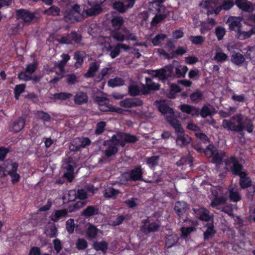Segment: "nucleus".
<instances>
[{
    "instance_id": "8fccbe9b",
    "label": "nucleus",
    "mask_w": 255,
    "mask_h": 255,
    "mask_svg": "<svg viewBox=\"0 0 255 255\" xmlns=\"http://www.w3.org/2000/svg\"><path fill=\"white\" fill-rule=\"evenodd\" d=\"M93 247L96 251H101L106 253L108 249V243L105 241L96 242L94 243Z\"/></svg>"
},
{
    "instance_id": "aec40b11",
    "label": "nucleus",
    "mask_w": 255,
    "mask_h": 255,
    "mask_svg": "<svg viewBox=\"0 0 255 255\" xmlns=\"http://www.w3.org/2000/svg\"><path fill=\"white\" fill-rule=\"evenodd\" d=\"M142 101L137 98L126 99L120 102V105L121 107L126 108L139 106L142 105Z\"/></svg>"
},
{
    "instance_id": "37998d69",
    "label": "nucleus",
    "mask_w": 255,
    "mask_h": 255,
    "mask_svg": "<svg viewBox=\"0 0 255 255\" xmlns=\"http://www.w3.org/2000/svg\"><path fill=\"white\" fill-rule=\"evenodd\" d=\"M44 232L47 236L53 237L56 235L57 229L54 224L48 223L45 229Z\"/></svg>"
},
{
    "instance_id": "79ce46f5",
    "label": "nucleus",
    "mask_w": 255,
    "mask_h": 255,
    "mask_svg": "<svg viewBox=\"0 0 255 255\" xmlns=\"http://www.w3.org/2000/svg\"><path fill=\"white\" fill-rule=\"evenodd\" d=\"M215 113V110L213 106L209 105L204 106L201 111L200 115L203 117L205 118L208 116H211Z\"/></svg>"
},
{
    "instance_id": "7ed1b4c3",
    "label": "nucleus",
    "mask_w": 255,
    "mask_h": 255,
    "mask_svg": "<svg viewBox=\"0 0 255 255\" xmlns=\"http://www.w3.org/2000/svg\"><path fill=\"white\" fill-rule=\"evenodd\" d=\"M227 168L230 169L234 174L240 176V185L242 188H246L251 185V181L246 177V173L242 171V166L234 157H231L225 161Z\"/></svg>"
},
{
    "instance_id": "4c0bfd02",
    "label": "nucleus",
    "mask_w": 255,
    "mask_h": 255,
    "mask_svg": "<svg viewBox=\"0 0 255 255\" xmlns=\"http://www.w3.org/2000/svg\"><path fill=\"white\" fill-rule=\"evenodd\" d=\"M100 66L98 62H93L90 64V67L85 74V76L88 78L93 77L95 75Z\"/></svg>"
},
{
    "instance_id": "ea45409f",
    "label": "nucleus",
    "mask_w": 255,
    "mask_h": 255,
    "mask_svg": "<svg viewBox=\"0 0 255 255\" xmlns=\"http://www.w3.org/2000/svg\"><path fill=\"white\" fill-rule=\"evenodd\" d=\"M178 237L175 234L168 236L166 237L165 247L170 248L174 246L177 242Z\"/></svg>"
},
{
    "instance_id": "13d9d810",
    "label": "nucleus",
    "mask_w": 255,
    "mask_h": 255,
    "mask_svg": "<svg viewBox=\"0 0 255 255\" xmlns=\"http://www.w3.org/2000/svg\"><path fill=\"white\" fill-rule=\"evenodd\" d=\"M158 156H153L150 157L146 158V162L150 168H153L157 165L158 163Z\"/></svg>"
},
{
    "instance_id": "864d4df0",
    "label": "nucleus",
    "mask_w": 255,
    "mask_h": 255,
    "mask_svg": "<svg viewBox=\"0 0 255 255\" xmlns=\"http://www.w3.org/2000/svg\"><path fill=\"white\" fill-rule=\"evenodd\" d=\"M113 7L114 9L121 13L125 12L128 9L123 1H116L113 3Z\"/></svg>"
},
{
    "instance_id": "f03ea898",
    "label": "nucleus",
    "mask_w": 255,
    "mask_h": 255,
    "mask_svg": "<svg viewBox=\"0 0 255 255\" xmlns=\"http://www.w3.org/2000/svg\"><path fill=\"white\" fill-rule=\"evenodd\" d=\"M137 138L132 135L125 133H118L112 136V139L105 142V145L107 146L105 151L106 156L109 157L115 154L118 151L117 146L120 145L123 147L126 142H134Z\"/></svg>"
},
{
    "instance_id": "052dcab7",
    "label": "nucleus",
    "mask_w": 255,
    "mask_h": 255,
    "mask_svg": "<svg viewBox=\"0 0 255 255\" xmlns=\"http://www.w3.org/2000/svg\"><path fill=\"white\" fill-rule=\"evenodd\" d=\"M72 95L67 93H60L55 94L53 95V97L55 99H59L61 100H65L70 98Z\"/></svg>"
},
{
    "instance_id": "c9c22d12",
    "label": "nucleus",
    "mask_w": 255,
    "mask_h": 255,
    "mask_svg": "<svg viewBox=\"0 0 255 255\" xmlns=\"http://www.w3.org/2000/svg\"><path fill=\"white\" fill-rule=\"evenodd\" d=\"M86 235L89 239L95 238L100 231L97 229L94 226L91 224H88Z\"/></svg>"
},
{
    "instance_id": "6e6552de",
    "label": "nucleus",
    "mask_w": 255,
    "mask_h": 255,
    "mask_svg": "<svg viewBox=\"0 0 255 255\" xmlns=\"http://www.w3.org/2000/svg\"><path fill=\"white\" fill-rule=\"evenodd\" d=\"M160 220L154 216L150 217L145 221L142 231L145 233L157 231L160 227Z\"/></svg>"
},
{
    "instance_id": "2f4dec72",
    "label": "nucleus",
    "mask_w": 255,
    "mask_h": 255,
    "mask_svg": "<svg viewBox=\"0 0 255 255\" xmlns=\"http://www.w3.org/2000/svg\"><path fill=\"white\" fill-rule=\"evenodd\" d=\"M122 31L123 33H122L121 31H113L112 32V36L115 40L123 41L126 39V37L128 35V30L125 28Z\"/></svg>"
},
{
    "instance_id": "6ab92c4d",
    "label": "nucleus",
    "mask_w": 255,
    "mask_h": 255,
    "mask_svg": "<svg viewBox=\"0 0 255 255\" xmlns=\"http://www.w3.org/2000/svg\"><path fill=\"white\" fill-rule=\"evenodd\" d=\"M195 216L197 218L201 220L208 221L212 218V215L210 214L209 211L202 207H198L194 209Z\"/></svg>"
},
{
    "instance_id": "a878e982",
    "label": "nucleus",
    "mask_w": 255,
    "mask_h": 255,
    "mask_svg": "<svg viewBox=\"0 0 255 255\" xmlns=\"http://www.w3.org/2000/svg\"><path fill=\"white\" fill-rule=\"evenodd\" d=\"M179 108L182 112L190 114L192 116L198 115L199 113V110L198 109L187 104L182 105L180 106Z\"/></svg>"
},
{
    "instance_id": "5701e85b",
    "label": "nucleus",
    "mask_w": 255,
    "mask_h": 255,
    "mask_svg": "<svg viewBox=\"0 0 255 255\" xmlns=\"http://www.w3.org/2000/svg\"><path fill=\"white\" fill-rule=\"evenodd\" d=\"M237 6L244 11L251 12L254 10L253 4L247 0H236Z\"/></svg>"
},
{
    "instance_id": "20e7f679",
    "label": "nucleus",
    "mask_w": 255,
    "mask_h": 255,
    "mask_svg": "<svg viewBox=\"0 0 255 255\" xmlns=\"http://www.w3.org/2000/svg\"><path fill=\"white\" fill-rule=\"evenodd\" d=\"M212 195L211 206L213 208H217L220 205L224 204L227 200V191L221 187H213L211 188Z\"/></svg>"
},
{
    "instance_id": "774afa93",
    "label": "nucleus",
    "mask_w": 255,
    "mask_h": 255,
    "mask_svg": "<svg viewBox=\"0 0 255 255\" xmlns=\"http://www.w3.org/2000/svg\"><path fill=\"white\" fill-rule=\"evenodd\" d=\"M64 176L67 178L69 181H71L73 178V169L71 165H68L67 171L64 174Z\"/></svg>"
},
{
    "instance_id": "39448f33",
    "label": "nucleus",
    "mask_w": 255,
    "mask_h": 255,
    "mask_svg": "<svg viewBox=\"0 0 255 255\" xmlns=\"http://www.w3.org/2000/svg\"><path fill=\"white\" fill-rule=\"evenodd\" d=\"M222 126L224 128L229 130L237 132L242 131L245 128V126L243 122V117L240 114L233 117L230 120H224Z\"/></svg>"
},
{
    "instance_id": "bf43d9fd",
    "label": "nucleus",
    "mask_w": 255,
    "mask_h": 255,
    "mask_svg": "<svg viewBox=\"0 0 255 255\" xmlns=\"http://www.w3.org/2000/svg\"><path fill=\"white\" fill-rule=\"evenodd\" d=\"M226 29L224 27L219 26L216 28L215 34L219 40H221L223 38V37L226 33Z\"/></svg>"
},
{
    "instance_id": "0e129e2a",
    "label": "nucleus",
    "mask_w": 255,
    "mask_h": 255,
    "mask_svg": "<svg viewBox=\"0 0 255 255\" xmlns=\"http://www.w3.org/2000/svg\"><path fill=\"white\" fill-rule=\"evenodd\" d=\"M214 233L215 231L213 229V225L212 224L209 225L207 230L204 233L205 239L207 240L211 238Z\"/></svg>"
},
{
    "instance_id": "dca6fc26",
    "label": "nucleus",
    "mask_w": 255,
    "mask_h": 255,
    "mask_svg": "<svg viewBox=\"0 0 255 255\" xmlns=\"http://www.w3.org/2000/svg\"><path fill=\"white\" fill-rule=\"evenodd\" d=\"M157 10L159 12V14L156 15L153 18L151 22V24L152 25H156L158 22L167 17L169 15V11L167 10L164 6H160L159 8H157Z\"/></svg>"
},
{
    "instance_id": "c03bdc74",
    "label": "nucleus",
    "mask_w": 255,
    "mask_h": 255,
    "mask_svg": "<svg viewBox=\"0 0 255 255\" xmlns=\"http://www.w3.org/2000/svg\"><path fill=\"white\" fill-rule=\"evenodd\" d=\"M120 193V191L113 188H109L106 189L104 192V195L108 198H115Z\"/></svg>"
},
{
    "instance_id": "1a4fd4ad",
    "label": "nucleus",
    "mask_w": 255,
    "mask_h": 255,
    "mask_svg": "<svg viewBox=\"0 0 255 255\" xmlns=\"http://www.w3.org/2000/svg\"><path fill=\"white\" fill-rule=\"evenodd\" d=\"M207 156L212 158V162L217 164L221 163V161L224 156L225 153L223 151L218 152L216 148L213 145H209L205 151Z\"/></svg>"
},
{
    "instance_id": "393cba45",
    "label": "nucleus",
    "mask_w": 255,
    "mask_h": 255,
    "mask_svg": "<svg viewBox=\"0 0 255 255\" xmlns=\"http://www.w3.org/2000/svg\"><path fill=\"white\" fill-rule=\"evenodd\" d=\"M166 38L167 35L165 33H157L151 39V41L154 46H161Z\"/></svg>"
},
{
    "instance_id": "72a5a7b5",
    "label": "nucleus",
    "mask_w": 255,
    "mask_h": 255,
    "mask_svg": "<svg viewBox=\"0 0 255 255\" xmlns=\"http://www.w3.org/2000/svg\"><path fill=\"white\" fill-rule=\"evenodd\" d=\"M143 88H145L147 90V94H148L151 90H157L159 89V85L157 83L153 82L151 79L146 78V85L145 86L142 85Z\"/></svg>"
},
{
    "instance_id": "c756f323",
    "label": "nucleus",
    "mask_w": 255,
    "mask_h": 255,
    "mask_svg": "<svg viewBox=\"0 0 255 255\" xmlns=\"http://www.w3.org/2000/svg\"><path fill=\"white\" fill-rule=\"evenodd\" d=\"M25 126V120L19 118L13 123L11 130L14 132H17L22 130Z\"/></svg>"
},
{
    "instance_id": "4d7b16f0",
    "label": "nucleus",
    "mask_w": 255,
    "mask_h": 255,
    "mask_svg": "<svg viewBox=\"0 0 255 255\" xmlns=\"http://www.w3.org/2000/svg\"><path fill=\"white\" fill-rule=\"evenodd\" d=\"M124 81L121 78H115L108 81V85L111 87H115L124 85Z\"/></svg>"
},
{
    "instance_id": "9d476101",
    "label": "nucleus",
    "mask_w": 255,
    "mask_h": 255,
    "mask_svg": "<svg viewBox=\"0 0 255 255\" xmlns=\"http://www.w3.org/2000/svg\"><path fill=\"white\" fill-rule=\"evenodd\" d=\"M173 67L168 65L159 70L149 71L148 73L160 80H163L171 76L173 74Z\"/></svg>"
},
{
    "instance_id": "7c9ffc66",
    "label": "nucleus",
    "mask_w": 255,
    "mask_h": 255,
    "mask_svg": "<svg viewBox=\"0 0 255 255\" xmlns=\"http://www.w3.org/2000/svg\"><path fill=\"white\" fill-rule=\"evenodd\" d=\"M17 15L19 18H21L25 22H30L33 18L32 13L23 9L18 10Z\"/></svg>"
},
{
    "instance_id": "473e14b6",
    "label": "nucleus",
    "mask_w": 255,
    "mask_h": 255,
    "mask_svg": "<svg viewBox=\"0 0 255 255\" xmlns=\"http://www.w3.org/2000/svg\"><path fill=\"white\" fill-rule=\"evenodd\" d=\"M111 23L114 31L121 29L124 23V19L121 16L114 17L111 20Z\"/></svg>"
},
{
    "instance_id": "4be33fe9",
    "label": "nucleus",
    "mask_w": 255,
    "mask_h": 255,
    "mask_svg": "<svg viewBox=\"0 0 255 255\" xmlns=\"http://www.w3.org/2000/svg\"><path fill=\"white\" fill-rule=\"evenodd\" d=\"M233 1L231 0H226L223 1L222 4L217 7L214 10H209L207 11V14H211L215 12L216 14H218L222 9L228 10L233 6Z\"/></svg>"
},
{
    "instance_id": "b1692460",
    "label": "nucleus",
    "mask_w": 255,
    "mask_h": 255,
    "mask_svg": "<svg viewBox=\"0 0 255 255\" xmlns=\"http://www.w3.org/2000/svg\"><path fill=\"white\" fill-rule=\"evenodd\" d=\"M232 63L238 66H242L246 61L244 56L240 53H233L231 57Z\"/></svg>"
},
{
    "instance_id": "412c9836",
    "label": "nucleus",
    "mask_w": 255,
    "mask_h": 255,
    "mask_svg": "<svg viewBox=\"0 0 255 255\" xmlns=\"http://www.w3.org/2000/svg\"><path fill=\"white\" fill-rule=\"evenodd\" d=\"M81 36L76 32H71L69 35L66 37H63L58 39L59 43L62 44H69L72 41L78 43L81 41Z\"/></svg>"
},
{
    "instance_id": "a211bd4d",
    "label": "nucleus",
    "mask_w": 255,
    "mask_h": 255,
    "mask_svg": "<svg viewBox=\"0 0 255 255\" xmlns=\"http://www.w3.org/2000/svg\"><path fill=\"white\" fill-rule=\"evenodd\" d=\"M142 172L141 168L140 167L135 168L130 172L125 173L123 175V178L128 180H140L142 177Z\"/></svg>"
},
{
    "instance_id": "a19ab883",
    "label": "nucleus",
    "mask_w": 255,
    "mask_h": 255,
    "mask_svg": "<svg viewBox=\"0 0 255 255\" xmlns=\"http://www.w3.org/2000/svg\"><path fill=\"white\" fill-rule=\"evenodd\" d=\"M88 97L87 95L83 92H78L74 98L75 103L77 104H82L86 103L87 101Z\"/></svg>"
},
{
    "instance_id": "5fc2aeb1",
    "label": "nucleus",
    "mask_w": 255,
    "mask_h": 255,
    "mask_svg": "<svg viewBox=\"0 0 255 255\" xmlns=\"http://www.w3.org/2000/svg\"><path fill=\"white\" fill-rule=\"evenodd\" d=\"M98 209L93 206H88L83 212V214L85 216H91L98 213Z\"/></svg>"
},
{
    "instance_id": "603ef678",
    "label": "nucleus",
    "mask_w": 255,
    "mask_h": 255,
    "mask_svg": "<svg viewBox=\"0 0 255 255\" xmlns=\"http://www.w3.org/2000/svg\"><path fill=\"white\" fill-rule=\"evenodd\" d=\"M114 70L112 68H103L100 74V77L98 81H101L102 79L109 78L110 75L113 73Z\"/></svg>"
},
{
    "instance_id": "e2e57ef3",
    "label": "nucleus",
    "mask_w": 255,
    "mask_h": 255,
    "mask_svg": "<svg viewBox=\"0 0 255 255\" xmlns=\"http://www.w3.org/2000/svg\"><path fill=\"white\" fill-rule=\"evenodd\" d=\"M181 91L180 87L175 84H173L171 86L170 91L169 94V97L170 98H174L175 95L179 92Z\"/></svg>"
},
{
    "instance_id": "de8ad7c7",
    "label": "nucleus",
    "mask_w": 255,
    "mask_h": 255,
    "mask_svg": "<svg viewBox=\"0 0 255 255\" xmlns=\"http://www.w3.org/2000/svg\"><path fill=\"white\" fill-rule=\"evenodd\" d=\"M220 0H204L200 3V6L203 8H205L209 10L210 7L213 8V6L216 5Z\"/></svg>"
},
{
    "instance_id": "c85d7f7f",
    "label": "nucleus",
    "mask_w": 255,
    "mask_h": 255,
    "mask_svg": "<svg viewBox=\"0 0 255 255\" xmlns=\"http://www.w3.org/2000/svg\"><path fill=\"white\" fill-rule=\"evenodd\" d=\"M255 34V28H253L248 31H243L241 29L236 33V37L239 39L245 40L247 38H250L253 34Z\"/></svg>"
},
{
    "instance_id": "49530a36",
    "label": "nucleus",
    "mask_w": 255,
    "mask_h": 255,
    "mask_svg": "<svg viewBox=\"0 0 255 255\" xmlns=\"http://www.w3.org/2000/svg\"><path fill=\"white\" fill-rule=\"evenodd\" d=\"M189 40L193 44L201 45L205 42V37L201 35L191 36Z\"/></svg>"
},
{
    "instance_id": "f3484780",
    "label": "nucleus",
    "mask_w": 255,
    "mask_h": 255,
    "mask_svg": "<svg viewBox=\"0 0 255 255\" xmlns=\"http://www.w3.org/2000/svg\"><path fill=\"white\" fill-rule=\"evenodd\" d=\"M242 18L240 17L231 16L228 19L229 29L236 33L241 29Z\"/></svg>"
},
{
    "instance_id": "9b49d317",
    "label": "nucleus",
    "mask_w": 255,
    "mask_h": 255,
    "mask_svg": "<svg viewBox=\"0 0 255 255\" xmlns=\"http://www.w3.org/2000/svg\"><path fill=\"white\" fill-rule=\"evenodd\" d=\"M84 13H81L80 6L76 4L72 6L69 10L67 12L64 17L66 20L73 22L75 21H78L80 17Z\"/></svg>"
},
{
    "instance_id": "cd10ccee",
    "label": "nucleus",
    "mask_w": 255,
    "mask_h": 255,
    "mask_svg": "<svg viewBox=\"0 0 255 255\" xmlns=\"http://www.w3.org/2000/svg\"><path fill=\"white\" fill-rule=\"evenodd\" d=\"M128 91L129 94L132 96L147 94V90L145 88H143V86L140 89L135 84L130 85L128 88Z\"/></svg>"
},
{
    "instance_id": "f8f14e48",
    "label": "nucleus",
    "mask_w": 255,
    "mask_h": 255,
    "mask_svg": "<svg viewBox=\"0 0 255 255\" xmlns=\"http://www.w3.org/2000/svg\"><path fill=\"white\" fill-rule=\"evenodd\" d=\"M96 102L99 105V109L103 112L116 111L118 113H121L122 110L120 108L114 109L109 105V101L106 97H97L95 99Z\"/></svg>"
},
{
    "instance_id": "58836bf2",
    "label": "nucleus",
    "mask_w": 255,
    "mask_h": 255,
    "mask_svg": "<svg viewBox=\"0 0 255 255\" xmlns=\"http://www.w3.org/2000/svg\"><path fill=\"white\" fill-rule=\"evenodd\" d=\"M229 59L228 55L221 51H217L213 59L217 62L224 63Z\"/></svg>"
},
{
    "instance_id": "2eb2a0df",
    "label": "nucleus",
    "mask_w": 255,
    "mask_h": 255,
    "mask_svg": "<svg viewBox=\"0 0 255 255\" xmlns=\"http://www.w3.org/2000/svg\"><path fill=\"white\" fill-rule=\"evenodd\" d=\"M110 42L111 38L109 37H98L97 49L101 50L103 52L109 51L111 49Z\"/></svg>"
},
{
    "instance_id": "6e6d98bb",
    "label": "nucleus",
    "mask_w": 255,
    "mask_h": 255,
    "mask_svg": "<svg viewBox=\"0 0 255 255\" xmlns=\"http://www.w3.org/2000/svg\"><path fill=\"white\" fill-rule=\"evenodd\" d=\"M190 99L194 103H198L200 101L203 97V93L202 92L196 90L190 95Z\"/></svg>"
},
{
    "instance_id": "338daca9",
    "label": "nucleus",
    "mask_w": 255,
    "mask_h": 255,
    "mask_svg": "<svg viewBox=\"0 0 255 255\" xmlns=\"http://www.w3.org/2000/svg\"><path fill=\"white\" fill-rule=\"evenodd\" d=\"M212 28L207 22H202L200 24V32L205 34Z\"/></svg>"
},
{
    "instance_id": "4468645a",
    "label": "nucleus",
    "mask_w": 255,
    "mask_h": 255,
    "mask_svg": "<svg viewBox=\"0 0 255 255\" xmlns=\"http://www.w3.org/2000/svg\"><path fill=\"white\" fill-rule=\"evenodd\" d=\"M7 168L9 170L8 171L7 173L11 177V181L12 184H16L20 180V176L19 174L17 173L18 168V164L16 162H11L8 163Z\"/></svg>"
},
{
    "instance_id": "423d86ee",
    "label": "nucleus",
    "mask_w": 255,
    "mask_h": 255,
    "mask_svg": "<svg viewBox=\"0 0 255 255\" xmlns=\"http://www.w3.org/2000/svg\"><path fill=\"white\" fill-rule=\"evenodd\" d=\"M106 0H89L88 5L90 6H85L84 10V13L88 16H93L98 14L102 11L101 4Z\"/></svg>"
},
{
    "instance_id": "0eeeda50",
    "label": "nucleus",
    "mask_w": 255,
    "mask_h": 255,
    "mask_svg": "<svg viewBox=\"0 0 255 255\" xmlns=\"http://www.w3.org/2000/svg\"><path fill=\"white\" fill-rule=\"evenodd\" d=\"M37 66V63L36 61H33L32 63L29 64L27 65L25 71L21 72L18 75V78L22 81H29L33 80L36 81L38 80V78L35 77L34 78L32 79L31 74L34 72Z\"/></svg>"
},
{
    "instance_id": "ddd939ff",
    "label": "nucleus",
    "mask_w": 255,
    "mask_h": 255,
    "mask_svg": "<svg viewBox=\"0 0 255 255\" xmlns=\"http://www.w3.org/2000/svg\"><path fill=\"white\" fill-rule=\"evenodd\" d=\"M91 141L87 137H77L74 139L69 146V149L72 151H76L81 147H85L90 144Z\"/></svg>"
},
{
    "instance_id": "3c124183",
    "label": "nucleus",
    "mask_w": 255,
    "mask_h": 255,
    "mask_svg": "<svg viewBox=\"0 0 255 255\" xmlns=\"http://www.w3.org/2000/svg\"><path fill=\"white\" fill-rule=\"evenodd\" d=\"M85 53L82 51H78L75 53L74 58L76 60L75 66L76 68L79 67L83 62V58Z\"/></svg>"
},
{
    "instance_id": "09e8293b",
    "label": "nucleus",
    "mask_w": 255,
    "mask_h": 255,
    "mask_svg": "<svg viewBox=\"0 0 255 255\" xmlns=\"http://www.w3.org/2000/svg\"><path fill=\"white\" fill-rule=\"evenodd\" d=\"M62 60L57 63V67L59 69V73L64 71V66L68 61L70 59V56L68 54H63L61 55Z\"/></svg>"
},
{
    "instance_id": "f257e3e1",
    "label": "nucleus",
    "mask_w": 255,
    "mask_h": 255,
    "mask_svg": "<svg viewBox=\"0 0 255 255\" xmlns=\"http://www.w3.org/2000/svg\"><path fill=\"white\" fill-rule=\"evenodd\" d=\"M154 106L158 108L160 112L165 117L166 120L174 127L177 134L176 143L180 146L187 145L190 141L191 138L184 133V130L181 125L176 120L173 109L170 107V101H156Z\"/></svg>"
},
{
    "instance_id": "bb28decb",
    "label": "nucleus",
    "mask_w": 255,
    "mask_h": 255,
    "mask_svg": "<svg viewBox=\"0 0 255 255\" xmlns=\"http://www.w3.org/2000/svg\"><path fill=\"white\" fill-rule=\"evenodd\" d=\"M187 209V205L184 201L177 202L174 207V210L179 216H181L185 213Z\"/></svg>"
},
{
    "instance_id": "e433bc0d",
    "label": "nucleus",
    "mask_w": 255,
    "mask_h": 255,
    "mask_svg": "<svg viewBox=\"0 0 255 255\" xmlns=\"http://www.w3.org/2000/svg\"><path fill=\"white\" fill-rule=\"evenodd\" d=\"M188 70L186 66L177 64L175 67V75L178 78L184 77Z\"/></svg>"
},
{
    "instance_id": "680f3d73",
    "label": "nucleus",
    "mask_w": 255,
    "mask_h": 255,
    "mask_svg": "<svg viewBox=\"0 0 255 255\" xmlns=\"http://www.w3.org/2000/svg\"><path fill=\"white\" fill-rule=\"evenodd\" d=\"M246 55L250 59L252 63L255 65V46L251 47L247 51Z\"/></svg>"
},
{
    "instance_id": "f704fd0d",
    "label": "nucleus",
    "mask_w": 255,
    "mask_h": 255,
    "mask_svg": "<svg viewBox=\"0 0 255 255\" xmlns=\"http://www.w3.org/2000/svg\"><path fill=\"white\" fill-rule=\"evenodd\" d=\"M67 214V211L66 210H57L51 214L50 218L52 221L57 222L62 218L65 217Z\"/></svg>"
},
{
    "instance_id": "69168bd1",
    "label": "nucleus",
    "mask_w": 255,
    "mask_h": 255,
    "mask_svg": "<svg viewBox=\"0 0 255 255\" xmlns=\"http://www.w3.org/2000/svg\"><path fill=\"white\" fill-rule=\"evenodd\" d=\"M25 86L24 84H19L17 85L14 89L15 98L18 99L19 96L24 90Z\"/></svg>"
},
{
    "instance_id": "a18cd8bd",
    "label": "nucleus",
    "mask_w": 255,
    "mask_h": 255,
    "mask_svg": "<svg viewBox=\"0 0 255 255\" xmlns=\"http://www.w3.org/2000/svg\"><path fill=\"white\" fill-rule=\"evenodd\" d=\"M229 197L231 201L238 202L241 200V195L237 188H233L229 190Z\"/></svg>"
}]
</instances>
